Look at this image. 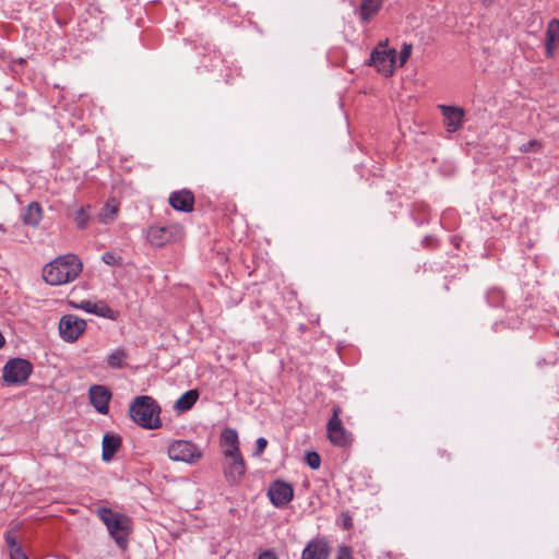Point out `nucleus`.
Returning <instances> with one entry per match:
<instances>
[{"label": "nucleus", "instance_id": "nucleus-1", "mask_svg": "<svg viewBox=\"0 0 559 559\" xmlns=\"http://www.w3.org/2000/svg\"><path fill=\"white\" fill-rule=\"evenodd\" d=\"M82 261L72 253L59 255L43 269V280L50 286L66 285L82 273Z\"/></svg>", "mask_w": 559, "mask_h": 559}, {"label": "nucleus", "instance_id": "nucleus-2", "mask_svg": "<svg viewBox=\"0 0 559 559\" xmlns=\"http://www.w3.org/2000/svg\"><path fill=\"white\" fill-rule=\"evenodd\" d=\"M160 407L147 395L134 399L129 408L130 418L144 429H157L162 426Z\"/></svg>", "mask_w": 559, "mask_h": 559}, {"label": "nucleus", "instance_id": "nucleus-3", "mask_svg": "<svg viewBox=\"0 0 559 559\" xmlns=\"http://www.w3.org/2000/svg\"><path fill=\"white\" fill-rule=\"evenodd\" d=\"M97 514L107 526L112 538L119 545H124L130 532L129 519L106 508H99Z\"/></svg>", "mask_w": 559, "mask_h": 559}, {"label": "nucleus", "instance_id": "nucleus-4", "mask_svg": "<svg viewBox=\"0 0 559 559\" xmlns=\"http://www.w3.org/2000/svg\"><path fill=\"white\" fill-rule=\"evenodd\" d=\"M167 456L173 462L194 464L202 457V451L189 440H173L167 445Z\"/></svg>", "mask_w": 559, "mask_h": 559}, {"label": "nucleus", "instance_id": "nucleus-5", "mask_svg": "<svg viewBox=\"0 0 559 559\" xmlns=\"http://www.w3.org/2000/svg\"><path fill=\"white\" fill-rule=\"evenodd\" d=\"M32 369V365L25 359H10L3 367L2 378L8 384H22L31 376Z\"/></svg>", "mask_w": 559, "mask_h": 559}, {"label": "nucleus", "instance_id": "nucleus-6", "mask_svg": "<svg viewBox=\"0 0 559 559\" xmlns=\"http://www.w3.org/2000/svg\"><path fill=\"white\" fill-rule=\"evenodd\" d=\"M369 64L382 75L391 76L397 66V51L393 48L376 49L371 52Z\"/></svg>", "mask_w": 559, "mask_h": 559}, {"label": "nucleus", "instance_id": "nucleus-7", "mask_svg": "<svg viewBox=\"0 0 559 559\" xmlns=\"http://www.w3.org/2000/svg\"><path fill=\"white\" fill-rule=\"evenodd\" d=\"M58 329L59 335L63 341L73 343L86 330V322L76 316L66 314L60 318Z\"/></svg>", "mask_w": 559, "mask_h": 559}, {"label": "nucleus", "instance_id": "nucleus-8", "mask_svg": "<svg viewBox=\"0 0 559 559\" xmlns=\"http://www.w3.org/2000/svg\"><path fill=\"white\" fill-rule=\"evenodd\" d=\"M245 474L246 464L241 453L224 456V476L229 484L240 483Z\"/></svg>", "mask_w": 559, "mask_h": 559}, {"label": "nucleus", "instance_id": "nucleus-9", "mask_svg": "<svg viewBox=\"0 0 559 559\" xmlns=\"http://www.w3.org/2000/svg\"><path fill=\"white\" fill-rule=\"evenodd\" d=\"M328 439L336 447L345 448L352 442L350 433L343 427L341 419H330L326 425Z\"/></svg>", "mask_w": 559, "mask_h": 559}, {"label": "nucleus", "instance_id": "nucleus-10", "mask_svg": "<svg viewBox=\"0 0 559 559\" xmlns=\"http://www.w3.org/2000/svg\"><path fill=\"white\" fill-rule=\"evenodd\" d=\"M439 108L442 112L443 122L448 132H455L462 128L465 116V111L462 107L440 105Z\"/></svg>", "mask_w": 559, "mask_h": 559}, {"label": "nucleus", "instance_id": "nucleus-11", "mask_svg": "<svg viewBox=\"0 0 559 559\" xmlns=\"http://www.w3.org/2000/svg\"><path fill=\"white\" fill-rule=\"evenodd\" d=\"M88 397L94 408L103 415L109 412V402L111 400V392L104 385L95 384L88 390Z\"/></svg>", "mask_w": 559, "mask_h": 559}, {"label": "nucleus", "instance_id": "nucleus-12", "mask_svg": "<svg viewBox=\"0 0 559 559\" xmlns=\"http://www.w3.org/2000/svg\"><path fill=\"white\" fill-rule=\"evenodd\" d=\"M267 496L275 507H283L292 501L294 490L290 485L277 480L270 486Z\"/></svg>", "mask_w": 559, "mask_h": 559}, {"label": "nucleus", "instance_id": "nucleus-13", "mask_svg": "<svg viewBox=\"0 0 559 559\" xmlns=\"http://www.w3.org/2000/svg\"><path fill=\"white\" fill-rule=\"evenodd\" d=\"M330 546L324 538L310 540L301 552V559H329Z\"/></svg>", "mask_w": 559, "mask_h": 559}, {"label": "nucleus", "instance_id": "nucleus-14", "mask_svg": "<svg viewBox=\"0 0 559 559\" xmlns=\"http://www.w3.org/2000/svg\"><path fill=\"white\" fill-rule=\"evenodd\" d=\"M545 49L547 58L552 59L559 50V21L552 19L547 24L545 33Z\"/></svg>", "mask_w": 559, "mask_h": 559}, {"label": "nucleus", "instance_id": "nucleus-15", "mask_svg": "<svg viewBox=\"0 0 559 559\" xmlns=\"http://www.w3.org/2000/svg\"><path fill=\"white\" fill-rule=\"evenodd\" d=\"M221 447L224 456L240 453L238 432L236 429H223L221 433Z\"/></svg>", "mask_w": 559, "mask_h": 559}, {"label": "nucleus", "instance_id": "nucleus-16", "mask_svg": "<svg viewBox=\"0 0 559 559\" xmlns=\"http://www.w3.org/2000/svg\"><path fill=\"white\" fill-rule=\"evenodd\" d=\"M169 204L176 211L191 212L193 209V195L189 191L174 192L169 197Z\"/></svg>", "mask_w": 559, "mask_h": 559}, {"label": "nucleus", "instance_id": "nucleus-17", "mask_svg": "<svg viewBox=\"0 0 559 559\" xmlns=\"http://www.w3.org/2000/svg\"><path fill=\"white\" fill-rule=\"evenodd\" d=\"M384 0H360L359 17L364 23L371 21L382 9Z\"/></svg>", "mask_w": 559, "mask_h": 559}, {"label": "nucleus", "instance_id": "nucleus-18", "mask_svg": "<svg viewBox=\"0 0 559 559\" xmlns=\"http://www.w3.org/2000/svg\"><path fill=\"white\" fill-rule=\"evenodd\" d=\"M70 306L74 309L83 310L100 317H108L110 308L104 302H93L91 300H81L80 302L71 301Z\"/></svg>", "mask_w": 559, "mask_h": 559}, {"label": "nucleus", "instance_id": "nucleus-19", "mask_svg": "<svg viewBox=\"0 0 559 559\" xmlns=\"http://www.w3.org/2000/svg\"><path fill=\"white\" fill-rule=\"evenodd\" d=\"M199 399V392L195 389L185 392L174 404L177 413H185L192 408Z\"/></svg>", "mask_w": 559, "mask_h": 559}, {"label": "nucleus", "instance_id": "nucleus-20", "mask_svg": "<svg viewBox=\"0 0 559 559\" xmlns=\"http://www.w3.org/2000/svg\"><path fill=\"white\" fill-rule=\"evenodd\" d=\"M121 445V439L115 435H105L103 438V460L110 461Z\"/></svg>", "mask_w": 559, "mask_h": 559}, {"label": "nucleus", "instance_id": "nucleus-21", "mask_svg": "<svg viewBox=\"0 0 559 559\" xmlns=\"http://www.w3.org/2000/svg\"><path fill=\"white\" fill-rule=\"evenodd\" d=\"M43 218V209L37 202L27 205L23 215V223L31 227H37Z\"/></svg>", "mask_w": 559, "mask_h": 559}, {"label": "nucleus", "instance_id": "nucleus-22", "mask_svg": "<svg viewBox=\"0 0 559 559\" xmlns=\"http://www.w3.org/2000/svg\"><path fill=\"white\" fill-rule=\"evenodd\" d=\"M127 353L124 348L118 347L111 350L105 358L106 365L112 369H120L126 366Z\"/></svg>", "mask_w": 559, "mask_h": 559}, {"label": "nucleus", "instance_id": "nucleus-23", "mask_svg": "<svg viewBox=\"0 0 559 559\" xmlns=\"http://www.w3.org/2000/svg\"><path fill=\"white\" fill-rule=\"evenodd\" d=\"M118 212H119V203L116 200H110L104 205V207L99 214V221L103 224H110L117 217Z\"/></svg>", "mask_w": 559, "mask_h": 559}, {"label": "nucleus", "instance_id": "nucleus-24", "mask_svg": "<svg viewBox=\"0 0 559 559\" xmlns=\"http://www.w3.org/2000/svg\"><path fill=\"white\" fill-rule=\"evenodd\" d=\"M147 238L154 246H163L168 241L167 229L164 227L152 226L148 228Z\"/></svg>", "mask_w": 559, "mask_h": 559}, {"label": "nucleus", "instance_id": "nucleus-25", "mask_svg": "<svg viewBox=\"0 0 559 559\" xmlns=\"http://www.w3.org/2000/svg\"><path fill=\"white\" fill-rule=\"evenodd\" d=\"M413 46L408 43L402 45V49L397 55V66L403 67L412 55Z\"/></svg>", "mask_w": 559, "mask_h": 559}, {"label": "nucleus", "instance_id": "nucleus-26", "mask_svg": "<svg viewBox=\"0 0 559 559\" xmlns=\"http://www.w3.org/2000/svg\"><path fill=\"white\" fill-rule=\"evenodd\" d=\"M306 462L312 469H318L321 465V457L320 455L314 452H307L306 453Z\"/></svg>", "mask_w": 559, "mask_h": 559}, {"label": "nucleus", "instance_id": "nucleus-27", "mask_svg": "<svg viewBox=\"0 0 559 559\" xmlns=\"http://www.w3.org/2000/svg\"><path fill=\"white\" fill-rule=\"evenodd\" d=\"M103 262L109 265H120L121 264V257L117 255L112 252H105L102 255Z\"/></svg>", "mask_w": 559, "mask_h": 559}, {"label": "nucleus", "instance_id": "nucleus-28", "mask_svg": "<svg viewBox=\"0 0 559 559\" xmlns=\"http://www.w3.org/2000/svg\"><path fill=\"white\" fill-rule=\"evenodd\" d=\"M79 228H84L87 225L88 216L85 213L84 209L81 207L78 210L75 218H74Z\"/></svg>", "mask_w": 559, "mask_h": 559}, {"label": "nucleus", "instance_id": "nucleus-29", "mask_svg": "<svg viewBox=\"0 0 559 559\" xmlns=\"http://www.w3.org/2000/svg\"><path fill=\"white\" fill-rule=\"evenodd\" d=\"M5 542L9 546V550L10 549H13V548H16V547H20L19 544H17V540H16V536L14 534V532L11 530L9 532L5 533Z\"/></svg>", "mask_w": 559, "mask_h": 559}, {"label": "nucleus", "instance_id": "nucleus-30", "mask_svg": "<svg viewBox=\"0 0 559 559\" xmlns=\"http://www.w3.org/2000/svg\"><path fill=\"white\" fill-rule=\"evenodd\" d=\"M336 559H353L350 548L345 545L340 546Z\"/></svg>", "mask_w": 559, "mask_h": 559}, {"label": "nucleus", "instance_id": "nucleus-31", "mask_svg": "<svg viewBox=\"0 0 559 559\" xmlns=\"http://www.w3.org/2000/svg\"><path fill=\"white\" fill-rule=\"evenodd\" d=\"M267 445V440L263 437L257 439L254 455L260 456Z\"/></svg>", "mask_w": 559, "mask_h": 559}, {"label": "nucleus", "instance_id": "nucleus-32", "mask_svg": "<svg viewBox=\"0 0 559 559\" xmlns=\"http://www.w3.org/2000/svg\"><path fill=\"white\" fill-rule=\"evenodd\" d=\"M10 559H28L21 547H16L9 550Z\"/></svg>", "mask_w": 559, "mask_h": 559}, {"label": "nucleus", "instance_id": "nucleus-33", "mask_svg": "<svg viewBox=\"0 0 559 559\" xmlns=\"http://www.w3.org/2000/svg\"><path fill=\"white\" fill-rule=\"evenodd\" d=\"M257 559H278V556L275 550L267 549L262 551Z\"/></svg>", "mask_w": 559, "mask_h": 559}, {"label": "nucleus", "instance_id": "nucleus-34", "mask_svg": "<svg viewBox=\"0 0 559 559\" xmlns=\"http://www.w3.org/2000/svg\"><path fill=\"white\" fill-rule=\"evenodd\" d=\"M534 146L539 147V143L535 140H532L522 146V151L527 152L528 150L533 148Z\"/></svg>", "mask_w": 559, "mask_h": 559}, {"label": "nucleus", "instance_id": "nucleus-35", "mask_svg": "<svg viewBox=\"0 0 559 559\" xmlns=\"http://www.w3.org/2000/svg\"><path fill=\"white\" fill-rule=\"evenodd\" d=\"M341 419L340 418V408H334L333 409V416L331 417V419Z\"/></svg>", "mask_w": 559, "mask_h": 559}, {"label": "nucleus", "instance_id": "nucleus-36", "mask_svg": "<svg viewBox=\"0 0 559 559\" xmlns=\"http://www.w3.org/2000/svg\"><path fill=\"white\" fill-rule=\"evenodd\" d=\"M4 336L0 333V348L4 345Z\"/></svg>", "mask_w": 559, "mask_h": 559}, {"label": "nucleus", "instance_id": "nucleus-37", "mask_svg": "<svg viewBox=\"0 0 559 559\" xmlns=\"http://www.w3.org/2000/svg\"><path fill=\"white\" fill-rule=\"evenodd\" d=\"M379 46H380V47H383V48H384V47H386V46H388V39H385V40H383V41H380V43H379Z\"/></svg>", "mask_w": 559, "mask_h": 559}]
</instances>
